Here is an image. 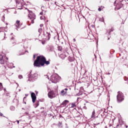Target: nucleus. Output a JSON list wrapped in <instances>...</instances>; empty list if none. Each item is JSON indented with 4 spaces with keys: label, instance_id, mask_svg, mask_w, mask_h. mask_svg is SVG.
Wrapping results in <instances>:
<instances>
[{
    "label": "nucleus",
    "instance_id": "nucleus-26",
    "mask_svg": "<svg viewBox=\"0 0 128 128\" xmlns=\"http://www.w3.org/2000/svg\"><path fill=\"white\" fill-rule=\"evenodd\" d=\"M6 18V17H4V15L2 17V22H4V19Z\"/></svg>",
    "mask_w": 128,
    "mask_h": 128
},
{
    "label": "nucleus",
    "instance_id": "nucleus-51",
    "mask_svg": "<svg viewBox=\"0 0 128 128\" xmlns=\"http://www.w3.org/2000/svg\"><path fill=\"white\" fill-rule=\"evenodd\" d=\"M108 40H110V38H108Z\"/></svg>",
    "mask_w": 128,
    "mask_h": 128
},
{
    "label": "nucleus",
    "instance_id": "nucleus-30",
    "mask_svg": "<svg viewBox=\"0 0 128 128\" xmlns=\"http://www.w3.org/2000/svg\"><path fill=\"white\" fill-rule=\"evenodd\" d=\"M84 106L83 107V108H84V110H86V106H85L86 104H84Z\"/></svg>",
    "mask_w": 128,
    "mask_h": 128
},
{
    "label": "nucleus",
    "instance_id": "nucleus-23",
    "mask_svg": "<svg viewBox=\"0 0 128 128\" xmlns=\"http://www.w3.org/2000/svg\"><path fill=\"white\" fill-rule=\"evenodd\" d=\"M102 118L98 119V120H99V122L102 124Z\"/></svg>",
    "mask_w": 128,
    "mask_h": 128
},
{
    "label": "nucleus",
    "instance_id": "nucleus-40",
    "mask_svg": "<svg viewBox=\"0 0 128 128\" xmlns=\"http://www.w3.org/2000/svg\"><path fill=\"white\" fill-rule=\"evenodd\" d=\"M33 58H36V55H34Z\"/></svg>",
    "mask_w": 128,
    "mask_h": 128
},
{
    "label": "nucleus",
    "instance_id": "nucleus-14",
    "mask_svg": "<svg viewBox=\"0 0 128 128\" xmlns=\"http://www.w3.org/2000/svg\"><path fill=\"white\" fill-rule=\"evenodd\" d=\"M48 96L50 98H54V94L52 92H49L48 93Z\"/></svg>",
    "mask_w": 128,
    "mask_h": 128
},
{
    "label": "nucleus",
    "instance_id": "nucleus-38",
    "mask_svg": "<svg viewBox=\"0 0 128 128\" xmlns=\"http://www.w3.org/2000/svg\"><path fill=\"white\" fill-rule=\"evenodd\" d=\"M120 4V8H122V4Z\"/></svg>",
    "mask_w": 128,
    "mask_h": 128
},
{
    "label": "nucleus",
    "instance_id": "nucleus-50",
    "mask_svg": "<svg viewBox=\"0 0 128 128\" xmlns=\"http://www.w3.org/2000/svg\"><path fill=\"white\" fill-rule=\"evenodd\" d=\"M116 0L114 2V4H116Z\"/></svg>",
    "mask_w": 128,
    "mask_h": 128
},
{
    "label": "nucleus",
    "instance_id": "nucleus-20",
    "mask_svg": "<svg viewBox=\"0 0 128 128\" xmlns=\"http://www.w3.org/2000/svg\"><path fill=\"white\" fill-rule=\"evenodd\" d=\"M10 110H16V108L14 106H11L10 107Z\"/></svg>",
    "mask_w": 128,
    "mask_h": 128
},
{
    "label": "nucleus",
    "instance_id": "nucleus-57",
    "mask_svg": "<svg viewBox=\"0 0 128 128\" xmlns=\"http://www.w3.org/2000/svg\"><path fill=\"white\" fill-rule=\"evenodd\" d=\"M24 104H26V102H25Z\"/></svg>",
    "mask_w": 128,
    "mask_h": 128
},
{
    "label": "nucleus",
    "instance_id": "nucleus-12",
    "mask_svg": "<svg viewBox=\"0 0 128 128\" xmlns=\"http://www.w3.org/2000/svg\"><path fill=\"white\" fill-rule=\"evenodd\" d=\"M68 104V100H64L61 104V106H66V104Z\"/></svg>",
    "mask_w": 128,
    "mask_h": 128
},
{
    "label": "nucleus",
    "instance_id": "nucleus-42",
    "mask_svg": "<svg viewBox=\"0 0 128 128\" xmlns=\"http://www.w3.org/2000/svg\"><path fill=\"white\" fill-rule=\"evenodd\" d=\"M18 124H20V121L19 120H16Z\"/></svg>",
    "mask_w": 128,
    "mask_h": 128
},
{
    "label": "nucleus",
    "instance_id": "nucleus-2",
    "mask_svg": "<svg viewBox=\"0 0 128 128\" xmlns=\"http://www.w3.org/2000/svg\"><path fill=\"white\" fill-rule=\"evenodd\" d=\"M8 58L6 57H4L2 55H0V64H3L4 68H6V66L9 68H16L15 66H14V64L12 63H9L8 62Z\"/></svg>",
    "mask_w": 128,
    "mask_h": 128
},
{
    "label": "nucleus",
    "instance_id": "nucleus-46",
    "mask_svg": "<svg viewBox=\"0 0 128 128\" xmlns=\"http://www.w3.org/2000/svg\"><path fill=\"white\" fill-rule=\"evenodd\" d=\"M26 96H28V94H25Z\"/></svg>",
    "mask_w": 128,
    "mask_h": 128
},
{
    "label": "nucleus",
    "instance_id": "nucleus-17",
    "mask_svg": "<svg viewBox=\"0 0 128 128\" xmlns=\"http://www.w3.org/2000/svg\"><path fill=\"white\" fill-rule=\"evenodd\" d=\"M68 60H69V61L70 62H74V58H72L70 56L68 58Z\"/></svg>",
    "mask_w": 128,
    "mask_h": 128
},
{
    "label": "nucleus",
    "instance_id": "nucleus-21",
    "mask_svg": "<svg viewBox=\"0 0 128 128\" xmlns=\"http://www.w3.org/2000/svg\"><path fill=\"white\" fill-rule=\"evenodd\" d=\"M99 20L100 22H104V17H102L101 18H100Z\"/></svg>",
    "mask_w": 128,
    "mask_h": 128
},
{
    "label": "nucleus",
    "instance_id": "nucleus-19",
    "mask_svg": "<svg viewBox=\"0 0 128 128\" xmlns=\"http://www.w3.org/2000/svg\"><path fill=\"white\" fill-rule=\"evenodd\" d=\"M3 88H4V87L2 86V84L0 82V92L1 90H2Z\"/></svg>",
    "mask_w": 128,
    "mask_h": 128
},
{
    "label": "nucleus",
    "instance_id": "nucleus-5",
    "mask_svg": "<svg viewBox=\"0 0 128 128\" xmlns=\"http://www.w3.org/2000/svg\"><path fill=\"white\" fill-rule=\"evenodd\" d=\"M28 16L29 18H30V20H31V23L32 24H34V20H36V14H34V12H32V11H30L29 10H28Z\"/></svg>",
    "mask_w": 128,
    "mask_h": 128
},
{
    "label": "nucleus",
    "instance_id": "nucleus-11",
    "mask_svg": "<svg viewBox=\"0 0 128 128\" xmlns=\"http://www.w3.org/2000/svg\"><path fill=\"white\" fill-rule=\"evenodd\" d=\"M66 90H68V88H65L61 91L60 94L62 96H66Z\"/></svg>",
    "mask_w": 128,
    "mask_h": 128
},
{
    "label": "nucleus",
    "instance_id": "nucleus-39",
    "mask_svg": "<svg viewBox=\"0 0 128 128\" xmlns=\"http://www.w3.org/2000/svg\"><path fill=\"white\" fill-rule=\"evenodd\" d=\"M12 44H14H14H16V42H12Z\"/></svg>",
    "mask_w": 128,
    "mask_h": 128
},
{
    "label": "nucleus",
    "instance_id": "nucleus-3",
    "mask_svg": "<svg viewBox=\"0 0 128 128\" xmlns=\"http://www.w3.org/2000/svg\"><path fill=\"white\" fill-rule=\"evenodd\" d=\"M16 8L18 10H22V6L26 4L24 0H16Z\"/></svg>",
    "mask_w": 128,
    "mask_h": 128
},
{
    "label": "nucleus",
    "instance_id": "nucleus-35",
    "mask_svg": "<svg viewBox=\"0 0 128 128\" xmlns=\"http://www.w3.org/2000/svg\"><path fill=\"white\" fill-rule=\"evenodd\" d=\"M0 116H4V114H2V112H0Z\"/></svg>",
    "mask_w": 128,
    "mask_h": 128
},
{
    "label": "nucleus",
    "instance_id": "nucleus-29",
    "mask_svg": "<svg viewBox=\"0 0 128 128\" xmlns=\"http://www.w3.org/2000/svg\"><path fill=\"white\" fill-rule=\"evenodd\" d=\"M114 32V28H112L111 29V30H110V32H109L108 34H109L110 35V32Z\"/></svg>",
    "mask_w": 128,
    "mask_h": 128
},
{
    "label": "nucleus",
    "instance_id": "nucleus-31",
    "mask_svg": "<svg viewBox=\"0 0 128 128\" xmlns=\"http://www.w3.org/2000/svg\"><path fill=\"white\" fill-rule=\"evenodd\" d=\"M98 12H101V11H102V8H98Z\"/></svg>",
    "mask_w": 128,
    "mask_h": 128
},
{
    "label": "nucleus",
    "instance_id": "nucleus-7",
    "mask_svg": "<svg viewBox=\"0 0 128 128\" xmlns=\"http://www.w3.org/2000/svg\"><path fill=\"white\" fill-rule=\"evenodd\" d=\"M29 80H28L29 82L30 81V80H36L38 78V74H33L30 75L28 76Z\"/></svg>",
    "mask_w": 128,
    "mask_h": 128
},
{
    "label": "nucleus",
    "instance_id": "nucleus-28",
    "mask_svg": "<svg viewBox=\"0 0 128 128\" xmlns=\"http://www.w3.org/2000/svg\"><path fill=\"white\" fill-rule=\"evenodd\" d=\"M18 78H20V80H22V76L19 75L18 76Z\"/></svg>",
    "mask_w": 128,
    "mask_h": 128
},
{
    "label": "nucleus",
    "instance_id": "nucleus-6",
    "mask_svg": "<svg viewBox=\"0 0 128 128\" xmlns=\"http://www.w3.org/2000/svg\"><path fill=\"white\" fill-rule=\"evenodd\" d=\"M117 101L118 102H122L124 98V94L120 92H118V94L117 95Z\"/></svg>",
    "mask_w": 128,
    "mask_h": 128
},
{
    "label": "nucleus",
    "instance_id": "nucleus-41",
    "mask_svg": "<svg viewBox=\"0 0 128 128\" xmlns=\"http://www.w3.org/2000/svg\"><path fill=\"white\" fill-rule=\"evenodd\" d=\"M40 20H42V16H41L40 17Z\"/></svg>",
    "mask_w": 128,
    "mask_h": 128
},
{
    "label": "nucleus",
    "instance_id": "nucleus-59",
    "mask_svg": "<svg viewBox=\"0 0 128 128\" xmlns=\"http://www.w3.org/2000/svg\"><path fill=\"white\" fill-rule=\"evenodd\" d=\"M24 128H26L24 126Z\"/></svg>",
    "mask_w": 128,
    "mask_h": 128
},
{
    "label": "nucleus",
    "instance_id": "nucleus-37",
    "mask_svg": "<svg viewBox=\"0 0 128 128\" xmlns=\"http://www.w3.org/2000/svg\"><path fill=\"white\" fill-rule=\"evenodd\" d=\"M40 26L42 28V26H44V24H40Z\"/></svg>",
    "mask_w": 128,
    "mask_h": 128
},
{
    "label": "nucleus",
    "instance_id": "nucleus-22",
    "mask_svg": "<svg viewBox=\"0 0 128 128\" xmlns=\"http://www.w3.org/2000/svg\"><path fill=\"white\" fill-rule=\"evenodd\" d=\"M62 50V46H58V50H60V52H61Z\"/></svg>",
    "mask_w": 128,
    "mask_h": 128
},
{
    "label": "nucleus",
    "instance_id": "nucleus-32",
    "mask_svg": "<svg viewBox=\"0 0 128 128\" xmlns=\"http://www.w3.org/2000/svg\"><path fill=\"white\" fill-rule=\"evenodd\" d=\"M14 40V36L12 37L11 38H10V40Z\"/></svg>",
    "mask_w": 128,
    "mask_h": 128
},
{
    "label": "nucleus",
    "instance_id": "nucleus-44",
    "mask_svg": "<svg viewBox=\"0 0 128 128\" xmlns=\"http://www.w3.org/2000/svg\"><path fill=\"white\" fill-rule=\"evenodd\" d=\"M4 92H6V88H4Z\"/></svg>",
    "mask_w": 128,
    "mask_h": 128
},
{
    "label": "nucleus",
    "instance_id": "nucleus-4",
    "mask_svg": "<svg viewBox=\"0 0 128 128\" xmlns=\"http://www.w3.org/2000/svg\"><path fill=\"white\" fill-rule=\"evenodd\" d=\"M60 76L58 74H54L51 76V81L54 84H56V82H58V80H60Z\"/></svg>",
    "mask_w": 128,
    "mask_h": 128
},
{
    "label": "nucleus",
    "instance_id": "nucleus-53",
    "mask_svg": "<svg viewBox=\"0 0 128 128\" xmlns=\"http://www.w3.org/2000/svg\"><path fill=\"white\" fill-rule=\"evenodd\" d=\"M12 35V33L11 34V36Z\"/></svg>",
    "mask_w": 128,
    "mask_h": 128
},
{
    "label": "nucleus",
    "instance_id": "nucleus-48",
    "mask_svg": "<svg viewBox=\"0 0 128 128\" xmlns=\"http://www.w3.org/2000/svg\"><path fill=\"white\" fill-rule=\"evenodd\" d=\"M118 126H119V124H118L116 125V128H118Z\"/></svg>",
    "mask_w": 128,
    "mask_h": 128
},
{
    "label": "nucleus",
    "instance_id": "nucleus-49",
    "mask_svg": "<svg viewBox=\"0 0 128 128\" xmlns=\"http://www.w3.org/2000/svg\"><path fill=\"white\" fill-rule=\"evenodd\" d=\"M108 74H110V72H108Z\"/></svg>",
    "mask_w": 128,
    "mask_h": 128
},
{
    "label": "nucleus",
    "instance_id": "nucleus-18",
    "mask_svg": "<svg viewBox=\"0 0 128 128\" xmlns=\"http://www.w3.org/2000/svg\"><path fill=\"white\" fill-rule=\"evenodd\" d=\"M6 30V28L4 27H0V32H4V30Z\"/></svg>",
    "mask_w": 128,
    "mask_h": 128
},
{
    "label": "nucleus",
    "instance_id": "nucleus-45",
    "mask_svg": "<svg viewBox=\"0 0 128 128\" xmlns=\"http://www.w3.org/2000/svg\"><path fill=\"white\" fill-rule=\"evenodd\" d=\"M25 114H28V112H25Z\"/></svg>",
    "mask_w": 128,
    "mask_h": 128
},
{
    "label": "nucleus",
    "instance_id": "nucleus-13",
    "mask_svg": "<svg viewBox=\"0 0 128 128\" xmlns=\"http://www.w3.org/2000/svg\"><path fill=\"white\" fill-rule=\"evenodd\" d=\"M91 118H96V111L94 109V110L93 112H92V114L91 116Z\"/></svg>",
    "mask_w": 128,
    "mask_h": 128
},
{
    "label": "nucleus",
    "instance_id": "nucleus-9",
    "mask_svg": "<svg viewBox=\"0 0 128 128\" xmlns=\"http://www.w3.org/2000/svg\"><path fill=\"white\" fill-rule=\"evenodd\" d=\"M20 21L19 20H17L14 24V26H16V28L17 30H18V29L20 28Z\"/></svg>",
    "mask_w": 128,
    "mask_h": 128
},
{
    "label": "nucleus",
    "instance_id": "nucleus-36",
    "mask_svg": "<svg viewBox=\"0 0 128 128\" xmlns=\"http://www.w3.org/2000/svg\"><path fill=\"white\" fill-rule=\"evenodd\" d=\"M40 14L41 15V16H42V14H44V12H40Z\"/></svg>",
    "mask_w": 128,
    "mask_h": 128
},
{
    "label": "nucleus",
    "instance_id": "nucleus-25",
    "mask_svg": "<svg viewBox=\"0 0 128 128\" xmlns=\"http://www.w3.org/2000/svg\"><path fill=\"white\" fill-rule=\"evenodd\" d=\"M40 106V102H37L36 104V108H38Z\"/></svg>",
    "mask_w": 128,
    "mask_h": 128
},
{
    "label": "nucleus",
    "instance_id": "nucleus-24",
    "mask_svg": "<svg viewBox=\"0 0 128 128\" xmlns=\"http://www.w3.org/2000/svg\"><path fill=\"white\" fill-rule=\"evenodd\" d=\"M75 106H76V104L72 103V108H74Z\"/></svg>",
    "mask_w": 128,
    "mask_h": 128
},
{
    "label": "nucleus",
    "instance_id": "nucleus-54",
    "mask_svg": "<svg viewBox=\"0 0 128 128\" xmlns=\"http://www.w3.org/2000/svg\"><path fill=\"white\" fill-rule=\"evenodd\" d=\"M4 36H6V33H4Z\"/></svg>",
    "mask_w": 128,
    "mask_h": 128
},
{
    "label": "nucleus",
    "instance_id": "nucleus-1",
    "mask_svg": "<svg viewBox=\"0 0 128 128\" xmlns=\"http://www.w3.org/2000/svg\"><path fill=\"white\" fill-rule=\"evenodd\" d=\"M50 61H46V57L42 56H38L36 60L34 62V66L36 68H40V66H44V64L48 66L50 64Z\"/></svg>",
    "mask_w": 128,
    "mask_h": 128
},
{
    "label": "nucleus",
    "instance_id": "nucleus-10",
    "mask_svg": "<svg viewBox=\"0 0 128 128\" xmlns=\"http://www.w3.org/2000/svg\"><path fill=\"white\" fill-rule=\"evenodd\" d=\"M54 47L52 46H48V52H54Z\"/></svg>",
    "mask_w": 128,
    "mask_h": 128
},
{
    "label": "nucleus",
    "instance_id": "nucleus-47",
    "mask_svg": "<svg viewBox=\"0 0 128 128\" xmlns=\"http://www.w3.org/2000/svg\"><path fill=\"white\" fill-rule=\"evenodd\" d=\"M73 40H74V42H76V39L74 38Z\"/></svg>",
    "mask_w": 128,
    "mask_h": 128
},
{
    "label": "nucleus",
    "instance_id": "nucleus-16",
    "mask_svg": "<svg viewBox=\"0 0 128 128\" xmlns=\"http://www.w3.org/2000/svg\"><path fill=\"white\" fill-rule=\"evenodd\" d=\"M41 10L42 12H46V10H46V8H44V6H42L41 8Z\"/></svg>",
    "mask_w": 128,
    "mask_h": 128
},
{
    "label": "nucleus",
    "instance_id": "nucleus-8",
    "mask_svg": "<svg viewBox=\"0 0 128 128\" xmlns=\"http://www.w3.org/2000/svg\"><path fill=\"white\" fill-rule=\"evenodd\" d=\"M31 97L32 98V102L33 103L36 102V94L34 92H32L31 94Z\"/></svg>",
    "mask_w": 128,
    "mask_h": 128
},
{
    "label": "nucleus",
    "instance_id": "nucleus-58",
    "mask_svg": "<svg viewBox=\"0 0 128 128\" xmlns=\"http://www.w3.org/2000/svg\"><path fill=\"white\" fill-rule=\"evenodd\" d=\"M22 110H24V108H22Z\"/></svg>",
    "mask_w": 128,
    "mask_h": 128
},
{
    "label": "nucleus",
    "instance_id": "nucleus-56",
    "mask_svg": "<svg viewBox=\"0 0 128 128\" xmlns=\"http://www.w3.org/2000/svg\"><path fill=\"white\" fill-rule=\"evenodd\" d=\"M24 98H26V97H24Z\"/></svg>",
    "mask_w": 128,
    "mask_h": 128
},
{
    "label": "nucleus",
    "instance_id": "nucleus-27",
    "mask_svg": "<svg viewBox=\"0 0 128 128\" xmlns=\"http://www.w3.org/2000/svg\"><path fill=\"white\" fill-rule=\"evenodd\" d=\"M42 31V28H39V29H38V32H39L40 34Z\"/></svg>",
    "mask_w": 128,
    "mask_h": 128
},
{
    "label": "nucleus",
    "instance_id": "nucleus-43",
    "mask_svg": "<svg viewBox=\"0 0 128 128\" xmlns=\"http://www.w3.org/2000/svg\"><path fill=\"white\" fill-rule=\"evenodd\" d=\"M58 126H60V122H59V124H58Z\"/></svg>",
    "mask_w": 128,
    "mask_h": 128
},
{
    "label": "nucleus",
    "instance_id": "nucleus-60",
    "mask_svg": "<svg viewBox=\"0 0 128 128\" xmlns=\"http://www.w3.org/2000/svg\"><path fill=\"white\" fill-rule=\"evenodd\" d=\"M128 1V0H127Z\"/></svg>",
    "mask_w": 128,
    "mask_h": 128
},
{
    "label": "nucleus",
    "instance_id": "nucleus-15",
    "mask_svg": "<svg viewBox=\"0 0 128 128\" xmlns=\"http://www.w3.org/2000/svg\"><path fill=\"white\" fill-rule=\"evenodd\" d=\"M46 36H48V40H50V33H48V32H46Z\"/></svg>",
    "mask_w": 128,
    "mask_h": 128
},
{
    "label": "nucleus",
    "instance_id": "nucleus-33",
    "mask_svg": "<svg viewBox=\"0 0 128 128\" xmlns=\"http://www.w3.org/2000/svg\"><path fill=\"white\" fill-rule=\"evenodd\" d=\"M45 76L46 78H48V80H50V78H48V75H45Z\"/></svg>",
    "mask_w": 128,
    "mask_h": 128
},
{
    "label": "nucleus",
    "instance_id": "nucleus-55",
    "mask_svg": "<svg viewBox=\"0 0 128 128\" xmlns=\"http://www.w3.org/2000/svg\"><path fill=\"white\" fill-rule=\"evenodd\" d=\"M26 52H28V51H26Z\"/></svg>",
    "mask_w": 128,
    "mask_h": 128
},
{
    "label": "nucleus",
    "instance_id": "nucleus-52",
    "mask_svg": "<svg viewBox=\"0 0 128 128\" xmlns=\"http://www.w3.org/2000/svg\"><path fill=\"white\" fill-rule=\"evenodd\" d=\"M4 38H6V36H4Z\"/></svg>",
    "mask_w": 128,
    "mask_h": 128
},
{
    "label": "nucleus",
    "instance_id": "nucleus-34",
    "mask_svg": "<svg viewBox=\"0 0 128 128\" xmlns=\"http://www.w3.org/2000/svg\"><path fill=\"white\" fill-rule=\"evenodd\" d=\"M55 4H56V6H58V3L55 2Z\"/></svg>",
    "mask_w": 128,
    "mask_h": 128
}]
</instances>
